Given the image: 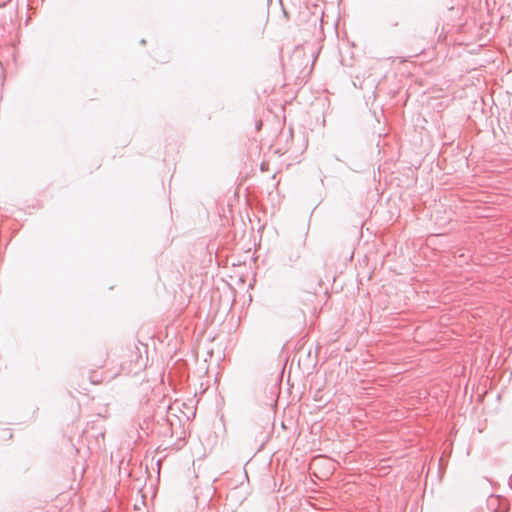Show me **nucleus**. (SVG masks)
<instances>
[{
  "mask_svg": "<svg viewBox=\"0 0 512 512\" xmlns=\"http://www.w3.org/2000/svg\"><path fill=\"white\" fill-rule=\"evenodd\" d=\"M323 459L321 458H317V459H314L312 464H311V467L312 468H316L318 466V464L322 461Z\"/></svg>",
  "mask_w": 512,
  "mask_h": 512,
  "instance_id": "1",
  "label": "nucleus"
}]
</instances>
